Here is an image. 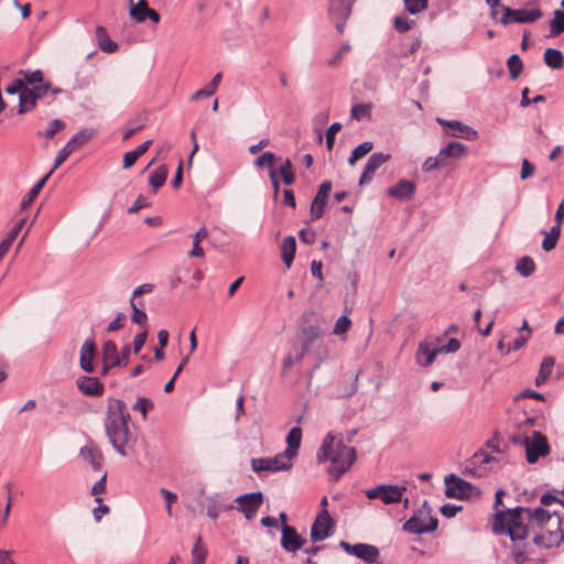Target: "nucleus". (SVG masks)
<instances>
[{
  "instance_id": "nucleus-1",
  "label": "nucleus",
  "mask_w": 564,
  "mask_h": 564,
  "mask_svg": "<svg viewBox=\"0 0 564 564\" xmlns=\"http://www.w3.org/2000/svg\"><path fill=\"white\" fill-rule=\"evenodd\" d=\"M540 501L542 506L533 510L517 507L495 514L492 531L509 535L516 564H524L536 549H551L564 540L560 511L545 509L553 503L564 509V502L550 492L544 494Z\"/></svg>"
},
{
  "instance_id": "nucleus-19",
  "label": "nucleus",
  "mask_w": 564,
  "mask_h": 564,
  "mask_svg": "<svg viewBox=\"0 0 564 564\" xmlns=\"http://www.w3.org/2000/svg\"><path fill=\"white\" fill-rule=\"evenodd\" d=\"M281 531V545L288 552H296L297 550L302 549L306 543V540L297 534L295 528L289 524L282 525Z\"/></svg>"
},
{
  "instance_id": "nucleus-35",
  "label": "nucleus",
  "mask_w": 564,
  "mask_h": 564,
  "mask_svg": "<svg viewBox=\"0 0 564 564\" xmlns=\"http://www.w3.org/2000/svg\"><path fill=\"white\" fill-rule=\"evenodd\" d=\"M294 456L283 451L282 453L275 455L273 458H270L271 465L279 467V470H288L292 467V460Z\"/></svg>"
},
{
  "instance_id": "nucleus-2",
  "label": "nucleus",
  "mask_w": 564,
  "mask_h": 564,
  "mask_svg": "<svg viewBox=\"0 0 564 564\" xmlns=\"http://www.w3.org/2000/svg\"><path fill=\"white\" fill-rule=\"evenodd\" d=\"M130 413L120 399L110 398L107 404L105 430L113 448L121 455H128V448L135 443V436L129 429Z\"/></svg>"
},
{
  "instance_id": "nucleus-45",
  "label": "nucleus",
  "mask_w": 564,
  "mask_h": 564,
  "mask_svg": "<svg viewBox=\"0 0 564 564\" xmlns=\"http://www.w3.org/2000/svg\"><path fill=\"white\" fill-rule=\"evenodd\" d=\"M130 305L132 308V314H131L132 322L140 326H143L144 329H147V321H148L147 313L137 306L133 299L130 300Z\"/></svg>"
},
{
  "instance_id": "nucleus-37",
  "label": "nucleus",
  "mask_w": 564,
  "mask_h": 564,
  "mask_svg": "<svg viewBox=\"0 0 564 564\" xmlns=\"http://www.w3.org/2000/svg\"><path fill=\"white\" fill-rule=\"evenodd\" d=\"M554 366V359L552 357H545L541 364L540 372L535 378V384H543L552 372Z\"/></svg>"
},
{
  "instance_id": "nucleus-21",
  "label": "nucleus",
  "mask_w": 564,
  "mask_h": 564,
  "mask_svg": "<svg viewBox=\"0 0 564 564\" xmlns=\"http://www.w3.org/2000/svg\"><path fill=\"white\" fill-rule=\"evenodd\" d=\"M80 455L88 462L94 470H101L102 466V454L95 444L89 442L80 448Z\"/></svg>"
},
{
  "instance_id": "nucleus-58",
  "label": "nucleus",
  "mask_w": 564,
  "mask_h": 564,
  "mask_svg": "<svg viewBox=\"0 0 564 564\" xmlns=\"http://www.w3.org/2000/svg\"><path fill=\"white\" fill-rule=\"evenodd\" d=\"M534 171H535L534 165L531 162H529L527 159H523L522 164H521V172H520L521 180H527V178L531 177L534 174Z\"/></svg>"
},
{
  "instance_id": "nucleus-5",
  "label": "nucleus",
  "mask_w": 564,
  "mask_h": 564,
  "mask_svg": "<svg viewBox=\"0 0 564 564\" xmlns=\"http://www.w3.org/2000/svg\"><path fill=\"white\" fill-rule=\"evenodd\" d=\"M405 491V486L379 485L377 487L367 489L365 495L369 500L379 499L384 505H393L402 501V497Z\"/></svg>"
},
{
  "instance_id": "nucleus-30",
  "label": "nucleus",
  "mask_w": 564,
  "mask_h": 564,
  "mask_svg": "<svg viewBox=\"0 0 564 564\" xmlns=\"http://www.w3.org/2000/svg\"><path fill=\"white\" fill-rule=\"evenodd\" d=\"M221 78H223L221 73H217L213 77L210 83L206 87L200 88L197 91H195L193 94V96L191 97V99L192 100H199L200 98L213 96L217 91V89H218V87L220 85Z\"/></svg>"
},
{
  "instance_id": "nucleus-9",
  "label": "nucleus",
  "mask_w": 564,
  "mask_h": 564,
  "mask_svg": "<svg viewBox=\"0 0 564 564\" xmlns=\"http://www.w3.org/2000/svg\"><path fill=\"white\" fill-rule=\"evenodd\" d=\"M335 522L328 510H321L311 527V540L313 542L324 541L334 533Z\"/></svg>"
},
{
  "instance_id": "nucleus-24",
  "label": "nucleus",
  "mask_w": 564,
  "mask_h": 564,
  "mask_svg": "<svg viewBox=\"0 0 564 564\" xmlns=\"http://www.w3.org/2000/svg\"><path fill=\"white\" fill-rule=\"evenodd\" d=\"M96 36L101 51L106 53H115L118 50V44L109 37L106 28L101 25L97 26Z\"/></svg>"
},
{
  "instance_id": "nucleus-28",
  "label": "nucleus",
  "mask_w": 564,
  "mask_h": 564,
  "mask_svg": "<svg viewBox=\"0 0 564 564\" xmlns=\"http://www.w3.org/2000/svg\"><path fill=\"white\" fill-rule=\"evenodd\" d=\"M543 58L544 63L552 69H562L564 66V55L557 48H546Z\"/></svg>"
},
{
  "instance_id": "nucleus-48",
  "label": "nucleus",
  "mask_w": 564,
  "mask_h": 564,
  "mask_svg": "<svg viewBox=\"0 0 564 564\" xmlns=\"http://www.w3.org/2000/svg\"><path fill=\"white\" fill-rule=\"evenodd\" d=\"M406 10L411 14H416L424 11L427 8L429 0H403Z\"/></svg>"
},
{
  "instance_id": "nucleus-16",
  "label": "nucleus",
  "mask_w": 564,
  "mask_h": 564,
  "mask_svg": "<svg viewBox=\"0 0 564 564\" xmlns=\"http://www.w3.org/2000/svg\"><path fill=\"white\" fill-rule=\"evenodd\" d=\"M332 191V182L324 181L311 204V217L313 220L319 219L324 215V207L326 205L328 195Z\"/></svg>"
},
{
  "instance_id": "nucleus-38",
  "label": "nucleus",
  "mask_w": 564,
  "mask_h": 564,
  "mask_svg": "<svg viewBox=\"0 0 564 564\" xmlns=\"http://www.w3.org/2000/svg\"><path fill=\"white\" fill-rule=\"evenodd\" d=\"M551 35L557 36L564 33V11L556 9L554 11V18L550 22Z\"/></svg>"
},
{
  "instance_id": "nucleus-53",
  "label": "nucleus",
  "mask_w": 564,
  "mask_h": 564,
  "mask_svg": "<svg viewBox=\"0 0 564 564\" xmlns=\"http://www.w3.org/2000/svg\"><path fill=\"white\" fill-rule=\"evenodd\" d=\"M15 238H17V231L10 230L9 234L7 235V237L0 242V261L7 254V252L11 248Z\"/></svg>"
},
{
  "instance_id": "nucleus-25",
  "label": "nucleus",
  "mask_w": 564,
  "mask_h": 564,
  "mask_svg": "<svg viewBox=\"0 0 564 564\" xmlns=\"http://www.w3.org/2000/svg\"><path fill=\"white\" fill-rule=\"evenodd\" d=\"M296 251V241L293 236L284 238L281 246V257L288 268L291 267Z\"/></svg>"
},
{
  "instance_id": "nucleus-60",
  "label": "nucleus",
  "mask_w": 564,
  "mask_h": 564,
  "mask_svg": "<svg viewBox=\"0 0 564 564\" xmlns=\"http://www.w3.org/2000/svg\"><path fill=\"white\" fill-rule=\"evenodd\" d=\"M462 510L460 506H456L453 503H445L441 507V513L446 518H453L457 514L458 511Z\"/></svg>"
},
{
  "instance_id": "nucleus-6",
  "label": "nucleus",
  "mask_w": 564,
  "mask_h": 564,
  "mask_svg": "<svg viewBox=\"0 0 564 564\" xmlns=\"http://www.w3.org/2000/svg\"><path fill=\"white\" fill-rule=\"evenodd\" d=\"M355 0H330L328 17L339 34L344 33L345 24L351 14Z\"/></svg>"
},
{
  "instance_id": "nucleus-13",
  "label": "nucleus",
  "mask_w": 564,
  "mask_h": 564,
  "mask_svg": "<svg viewBox=\"0 0 564 564\" xmlns=\"http://www.w3.org/2000/svg\"><path fill=\"white\" fill-rule=\"evenodd\" d=\"M235 502L238 505L237 510L242 512L247 520H251L256 517L263 502V495L260 491L245 494L238 496Z\"/></svg>"
},
{
  "instance_id": "nucleus-11",
  "label": "nucleus",
  "mask_w": 564,
  "mask_h": 564,
  "mask_svg": "<svg viewBox=\"0 0 564 564\" xmlns=\"http://www.w3.org/2000/svg\"><path fill=\"white\" fill-rule=\"evenodd\" d=\"M303 333L306 336L303 345L300 348L294 347L293 352H290L283 359V372H286L295 364L300 362L308 351V347L312 344V341L318 337V330L314 326L305 328Z\"/></svg>"
},
{
  "instance_id": "nucleus-61",
  "label": "nucleus",
  "mask_w": 564,
  "mask_h": 564,
  "mask_svg": "<svg viewBox=\"0 0 564 564\" xmlns=\"http://www.w3.org/2000/svg\"><path fill=\"white\" fill-rule=\"evenodd\" d=\"M412 21H410L408 18H403V17H397L394 19V28L399 31V32H406L411 29L412 26Z\"/></svg>"
},
{
  "instance_id": "nucleus-39",
  "label": "nucleus",
  "mask_w": 564,
  "mask_h": 564,
  "mask_svg": "<svg viewBox=\"0 0 564 564\" xmlns=\"http://www.w3.org/2000/svg\"><path fill=\"white\" fill-rule=\"evenodd\" d=\"M372 148H373L372 142H370V141L362 142L361 144H359L358 147H356L354 149V151L351 152V155L348 159V163L350 165H354L356 163V161H358L359 159H361L366 154H368L372 150Z\"/></svg>"
},
{
  "instance_id": "nucleus-59",
  "label": "nucleus",
  "mask_w": 564,
  "mask_h": 564,
  "mask_svg": "<svg viewBox=\"0 0 564 564\" xmlns=\"http://www.w3.org/2000/svg\"><path fill=\"white\" fill-rule=\"evenodd\" d=\"M148 337V329H143L140 334L135 335L133 339V352L138 354L145 344Z\"/></svg>"
},
{
  "instance_id": "nucleus-8",
  "label": "nucleus",
  "mask_w": 564,
  "mask_h": 564,
  "mask_svg": "<svg viewBox=\"0 0 564 564\" xmlns=\"http://www.w3.org/2000/svg\"><path fill=\"white\" fill-rule=\"evenodd\" d=\"M502 17L500 23L508 25L510 23H531L539 20L543 14L539 9L525 10L518 9L513 10L507 6H501Z\"/></svg>"
},
{
  "instance_id": "nucleus-50",
  "label": "nucleus",
  "mask_w": 564,
  "mask_h": 564,
  "mask_svg": "<svg viewBox=\"0 0 564 564\" xmlns=\"http://www.w3.org/2000/svg\"><path fill=\"white\" fill-rule=\"evenodd\" d=\"M153 409V402L144 397L138 398L137 402L133 405V410L139 411L143 419L147 417V413L149 410Z\"/></svg>"
},
{
  "instance_id": "nucleus-42",
  "label": "nucleus",
  "mask_w": 564,
  "mask_h": 564,
  "mask_svg": "<svg viewBox=\"0 0 564 564\" xmlns=\"http://www.w3.org/2000/svg\"><path fill=\"white\" fill-rule=\"evenodd\" d=\"M252 470L256 473L260 471H279V467L272 466L270 458H252L251 459Z\"/></svg>"
},
{
  "instance_id": "nucleus-15",
  "label": "nucleus",
  "mask_w": 564,
  "mask_h": 564,
  "mask_svg": "<svg viewBox=\"0 0 564 564\" xmlns=\"http://www.w3.org/2000/svg\"><path fill=\"white\" fill-rule=\"evenodd\" d=\"M441 354L438 345L433 340H423L419 344L415 360L421 367L431 366L436 356Z\"/></svg>"
},
{
  "instance_id": "nucleus-36",
  "label": "nucleus",
  "mask_w": 564,
  "mask_h": 564,
  "mask_svg": "<svg viewBox=\"0 0 564 564\" xmlns=\"http://www.w3.org/2000/svg\"><path fill=\"white\" fill-rule=\"evenodd\" d=\"M371 104H357L350 110V116L355 120L371 119Z\"/></svg>"
},
{
  "instance_id": "nucleus-7",
  "label": "nucleus",
  "mask_w": 564,
  "mask_h": 564,
  "mask_svg": "<svg viewBox=\"0 0 564 564\" xmlns=\"http://www.w3.org/2000/svg\"><path fill=\"white\" fill-rule=\"evenodd\" d=\"M438 520L424 511H419L406 520L402 529L414 534L434 532L437 529Z\"/></svg>"
},
{
  "instance_id": "nucleus-3",
  "label": "nucleus",
  "mask_w": 564,
  "mask_h": 564,
  "mask_svg": "<svg viewBox=\"0 0 564 564\" xmlns=\"http://www.w3.org/2000/svg\"><path fill=\"white\" fill-rule=\"evenodd\" d=\"M316 458L318 463L329 460L332 466L327 471L334 480H338L355 463L356 449L347 445L341 438L337 440L328 433L323 440Z\"/></svg>"
},
{
  "instance_id": "nucleus-17",
  "label": "nucleus",
  "mask_w": 564,
  "mask_h": 564,
  "mask_svg": "<svg viewBox=\"0 0 564 564\" xmlns=\"http://www.w3.org/2000/svg\"><path fill=\"white\" fill-rule=\"evenodd\" d=\"M437 122L444 127H447L449 131H447L448 134L456 137V138H464L466 140H475L478 137L477 131L467 126L464 124L460 121L457 120H444L441 118H437Z\"/></svg>"
},
{
  "instance_id": "nucleus-20",
  "label": "nucleus",
  "mask_w": 564,
  "mask_h": 564,
  "mask_svg": "<svg viewBox=\"0 0 564 564\" xmlns=\"http://www.w3.org/2000/svg\"><path fill=\"white\" fill-rule=\"evenodd\" d=\"M97 355V346L91 338H87L79 354V365L83 371L93 373L95 371L94 359Z\"/></svg>"
},
{
  "instance_id": "nucleus-46",
  "label": "nucleus",
  "mask_w": 564,
  "mask_h": 564,
  "mask_svg": "<svg viewBox=\"0 0 564 564\" xmlns=\"http://www.w3.org/2000/svg\"><path fill=\"white\" fill-rule=\"evenodd\" d=\"M4 488L8 491V498H7V503L4 506L3 511H0V528H2V529L6 527V524L8 522V519H9L10 512H11V508H12L11 484H7L4 486Z\"/></svg>"
},
{
  "instance_id": "nucleus-49",
  "label": "nucleus",
  "mask_w": 564,
  "mask_h": 564,
  "mask_svg": "<svg viewBox=\"0 0 564 564\" xmlns=\"http://www.w3.org/2000/svg\"><path fill=\"white\" fill-rule=\"evenodd\" d=\"M65 128V122L61 119H54L48 123L44 133L39 132L40 135L44 134L46 138L52 139L58 131Z\"/></svg>"
},
{
  "instance_id": "nucleus-54",
  "label": "nucleus",
  "mask_w": 564,
  "mask_h": 564,
  "mask_svg": "<svg viewBox=\"0 0 564 564\" xmlns=\"http://www.w3.org/2000/svg\"><path fill=\"white\" fill-rule=\"evenodd\" d=\"M444 166H445L444 162L437 155L436 158H433V156L427 158L424 161V163L422 165V169H423L424 172H432L434 170H437V169H441V167H444Z\"/></svg>"
},
{
  "instance_id": "nucleus-41",
  "label": "nucleus",
  "mask_w": 564,
  "mask_h": 564,
  "mask_svg": "<svg viewBox=\"0 0 564 564\" xmlns=\"http://www.w3.org/2000/svg\"><path fill=\"white\" fill-rule=\"evenodd\" d=\"M280 174L285 185H292L295 182V174L290 159H285V161L281 164Z\"/></svg>"
},
{
  "instance_id": "nucleus-56",
  "label": "nucleus",
  "mask_w": 564,
  "mask_h": 564,
  "mask_svg": "<svg viewBox=\"0 0 564 564\" xmlns=\"http://www.w3.org/2000/svg\"><path fill=\"white\" fill-rule=\"evenodd\" d=\"M23 79L31 85H39L43 83V74L41 70H26L23 72Z\"/></svg>"
},
{
  "instance_id": "nucleus-18",
  "label": "nucleus",
  "mask_w": 564,
  "mask_h": 564,
  "mask_svg": "<svg viewBox=\"0 0 564 564\" xmlns=\"http://www.w3.org/2000/svg\"><path fill=\"white\" fill-rule=\"evenodd\" d=\"M77 389L87 397L98 398L105 393V387L96 377L82 376L76 379Z\"/></svg>"
},
{
  "instance_id": "nucleus-64",
  "label": "nucleus",
  "mask_w": 564,
  "mask_h": 564,
  "mask_svg": "<svg viewBox=\"0 0 564 564\" xmlns=\"http://www.w3.org/2000/svg\"><path fill=\"white\" fill-rule=\"evenodd\" d=\"M25 88L22 79H14L9 86H7L6 91L10 95L21 94V91Z\"/></svg>"
},
{
  "instance_id": "nucleus-63",
  "label": "nucleus",
  "mask_w": 564,
  "mask_h": 564,
  "mask_svg": "<svg viewBox=\"0 0 564 564\" xmlns=\"http://www.w3.org/2000/svg\"><path fill=\"white\" fill-rule=\"evenodd\" d=\"M48 89H50V84L42 83L39 85H33V87L31 89L29 88V91L33 93L34 100L36 101V99L43 97L47 93Z\"/></svg>"
},
{
  "instance_id": "nucleus-10",
  "label": "nucleus",
  "mask_w": 564,
  "mask_h": 564,
  "mask_svg": "<svg viewBox=\"0 0 564 564\" xmlns=\"http://www.w3.org/2000/svg\"><path fill=\"white\" fill-rule=\"evenodd\" d=\"M339 546L350 555H355L356 557L362 560L367 564L377 563L380 552L379 549L372 544L367 543H356L350 544L346 541H340Z\"/></svg>"
},
{
  "instance_id": "nucleus-27",
  "label": "nucleus",
  "mask_w": 564,
  "mask_h": 564,
  "mask_svg": "<svg viewBox=\"0 0 564 564\" xmlns=\"http://www.w3.org/2000/svg\"><path fill=\"white\" fill-rule=\"evenodd\" d=\"M110 362L111 366H121V359L118 355L117 345L112 340H107L102 345V364Z\"/></svg>"
},
{
  "instance_id": "nucleus-12",
  "label": "nucleus",
  "mask_w": 564,
  "mask_h": 564,
  "mask_svg": "<svg viewBox=\"0 0 564 564\" xmlns=\"http://www.w3.org/2000/svg\"><path fill=\"white\" fill-rule=\"evenodd\" d=\"M445 495L448 498H468L473 494V491L477 490L475 486L457 477L454 474H451L445 477Z\"/></svg>"
},
{
  "instance_id": "nucleus-57",
  "label": "nucleus",
  "mask_w": 564,
  "mask_h": 564,
  "mask_svg": "<svg viewBox=\"0 0 564 564\" xmlns=\"http://www.w3.org/2000/svg\"><path fill=\"white\" fill-rule=\"evenodd\" d=\"M106 479L107 473H104L98 481L91 488V495L96 496V502H101V499L98 498L99 495L104 494L106 490Z\"/></svg>"
},
{
  "instance_id": "nucleus-33",
  "label": "nucleus",
  "mask_w": 564,
  "mask_h": 564,
  "mask_svg": "<svg viewBox=\"0 0 564 564\" xmlns=\"http://www.w3.org/2000/svg\"><path fill=\"white\" fill-rule=\"evenodd\" d=\"M167 177V169L164 165L159 166L149 176V183L154 192L164 185Z\"/></svg>"
},
{
  "instance_id": "nucleus-4",
  "label": "nucleus",
  "mask_w": 564,
  "mask_h": 564,
  "mask_svg": "<svg viewBox=\"0 0 564 564\" xmlns=\"http://www.w3.org/2000/svg\"><path fill=\"white\" fill-rule=\"evenodd\" d=\"M510 441L513 444L525 447V457L529 464L536 463L540 457H544L550 453L546 436L538 431H533L532 436H525L520 433L514 434L510 437Z\"/></svg>"
},
{
  "instance_id": "nucleus-44",
  "label": "nucleus",
  "mask_w": 564,
  "mask_h": 564,
  "mask_svg": "<svg viewBox=\"0 0 564 564\" xmlns=\"http://www.w3.org/2000/svg\"><path fill=\"white\" fill-rule=\"evenodd\" d=\"M279 159L273 152L267 151L263 152L257 160L253 162V165L256 167L262 169L264 166H268L269 169L273 166Z\"/></svg>"
},
{
  "instance_id": "nucleus-55",
  "label": "nucleus",
  "mask_w": 564,
  "mask_h": 564,
  "mask_svg": "<svg viewBox=\"0 0 564 564\" xmlns=\"http://www.w3.org/2000/svg\"><path fill=\"white\" fill-rule=\"evenodd\" d=\"M192 556H193V562L195 564H203L205 562L206 551L200 545V538H198V541L196 542V544L194 545V547L192 550Z\"/></svg>"
},
{
  "instance_id": "nucleus-51",
  "label": "nucleus",
  "mask_w": 564,
  "mask_h": 564,
  "mask_svg": "<svg viewBox=\"0 0 564 564\" xmlns=\"http://www.w3.org/2000/svg\"><path fill=\"white\" fill-rule=\"evenodd\" d=\"M341 129V124L339 122H334L329 126L326 131V147L328 151H332L335 144V135Z\"/></svg>"
},
{
  "instance_id": "nucleus-52",
  "label": "nucleus",
  "mask_w": 564,
  "mask_h": 564,
  "mask_svg": "<svg viewBox=\"0 0 564 564\" xmlns=\"http://www.w3.org/2000/svg\"><path fill=\"white\" fill-rule=\"evenodd\" d=\"M350 326L351 321L346 315H343L336 321L333 333L335 335H343L348 332Z\"/></svg>"
},
{
  "instance_id": "nucleus-47",
  "label": "nucleus",
  "mask_w": 564,
  "mask_h": 564,
  "mask_svg": "<svg viewBox=\"0 0 564 564\" xmlns=\"http://www.w3.org/2000/svg\"><path fill=\"white\" fill-rule=\"evenodd\" d=\"M94 135V131L89 129H82L76 134L70 138V143L76 147V149L86 142H88Z\"/></svg>"
},
{
  "instance_id": "nucleus-43",
  "label": "nucleus",
  "mask_w": 564,
  "mask_h": 564,
  "mask_svg": "<svg viewBox=\"0 0 564 564\" xmlns=\"http://www.w3.org/2000/svg\"><path fill=\"white\" fill-rule=\"evenodd\" d=\"M507 65L510 73V77L512 79H517L523 69V64L520 57L517 54L511 55L508 58Z\"/></svg>"
},
{
  "instance_id": "nucleus-22",
  "label": "nucleus",
  "mask_w": 564,
  "mask_h": 564,
  "mask_svg": "<svg viewBox=\"0 0 564 564\" xmlns=\"http://www.w3.org/2000/svg\"><path fill=\"white\" fill-rule=\"evenodd\" d=\"M467 147L457 141L449 142L446 147L440 150L438 156L446 165L449 160H457L465 154Z\"/></svg>"
},
{
  "instance_id": "nucleus-40",
  "label": "nucleus",
  "mask_w": 564,
  "mask_h": 564,
  "mask_svg": "<svg viewBox=\"0 0 564 564\" xmlns=\"http://www.w3.org/2000/svg\"><path fill=\"white\" fill-rule=\"evenodd\" d=\"M19 99H20V112H25V111H29L31 110L32 108H34L35 106V100H34V95L33 93L29 91V88H24L21 94L19 95Z\"/></svg>"
},
{
  "instance_id": "nucleus-62",
  "label": "nucleus",
  "mask_w": 564,
  "mask_h": 564,
  "mask_svg": "<svg viewBox=\"0 0 564 564\" xmlns=\"http://www.w3.org/2000/svg\"><path fill=\"white\" fill-rule=\"evenodd\" d=\"M441 354L455 352L460 348V343L456 338H451L446 345L438 346Z\"/></svg>"
},
{
  "instance_id": "nucleus-32",
  "label": "nucleus",
  "mask_w": 564,
  "mask_h": 564,
  "mask_svg": "<svg viewBox=\"0 0 564 564\" xmlns=\"http://www.w3.org/2000/svg\"><path fill=\"white\" fill-rule=\"evenodd\" d=\"M207 237H208V231H207L206 227H202L195 232V235L193 236V248L188 252L189 257H197V258L204 257V250L199 245Z\"/></svg>"
},
{
  "instance_id": "nucleus-31",
  "label": "nucleus",
  "mask_w": 564,
  "mask_h": 564,
  "mask_svg": "<svg viewBox=\"0 0 564 564\" xmlns=\"http://www.w3.org/2000/svg\"><path fill=\"white\" fill-rule=\"evenodd\" d=\"M130 4V15L139 23L144 22L147 20V11L150 10L147 0H138L134 3V0H129Z\"/></svg>"
},
{
  "instance_id": "nucleus-14",
  "label": "nucleus",
  "mask_w": 564,
  "mask_h": 564,
  "mask_svg": "<svg viewBox=\"0 0 564 564\" xmlns=\"http://www.w3.org/2000/svg\"><path fill=\"white\" fill-rule=\"evenodd\" d=\"M390 159V154H386L383 152H376V153H372L366 165H365V169L361 173V176L359 178V185L362 186V185H366L368 183H370L377 172V170L383 165L387 161H389Z\"/></svg>"
},
{
  "instance_id": "nucleus-26",
  "label": "nucleus",
  "mask_w": 564,
  "mask_h": 564,
  "mask_svg": "<svg viewBox=\"0 0 564 564\" xmlns=\"http://www.w3.org/2000/svg\"><path fill=\"white\" fill-rule=\"evenodd\" d=\"M51 173H46L36 184L33 185V187L29 191V193L22 198L20 203V210L26 209L32 202L37 197L40 192L42 191L43 186L50 178Z\"/></svg>"
},
{
  "instance_id": "nucleus-23",
  "label": "nucleus",
  "mask_w": 564,
  "mask_h": 564,
  "mask_svg": "<svg viewBox=\"0 0 564 564\" xmlns=\"http://www.w3.org/2000/svg\"><path fill=\"white\" fill-rule=\"evenodd\" d=\"M415 192V184L408 180H400L394 186L389 188V195L401 199H410Z\"/></svg>"
},
{
  "instance_id": "nucleus-29",
  "label": "nucleus",
  "mask_w": 564,
  "mask_h": 564,
  "mask_svg": "<svg viewBox=\"0 0 564 564\" xmlns=\"http://www.w3.org/2000/svg\"><path fill=\"white\" fill-rule=\"evenodd\" d=\"M302 441V430L301 427L294 426L290 430V432L286 435L285 442L288 444V447L285 451L296 457L297 451L301 446Z\"/></svg>"
},
{
  "instance_id": "nucleus-34",
  "label": "nucleus",
  "mask_w": 564,
  "mask_h": 564,
  "mask_svg": "<svg viewBox=\"0 0 564 564\" xmlns=\"http://www.w3.org/2000/svg\"><path fill=\"white\" fill-rule=\"evenodd\" d=\"M516 270L524 278L532 275L535 270V263L532 258L524 256L517 261Z\"/></svg>"
}]
</instances>
